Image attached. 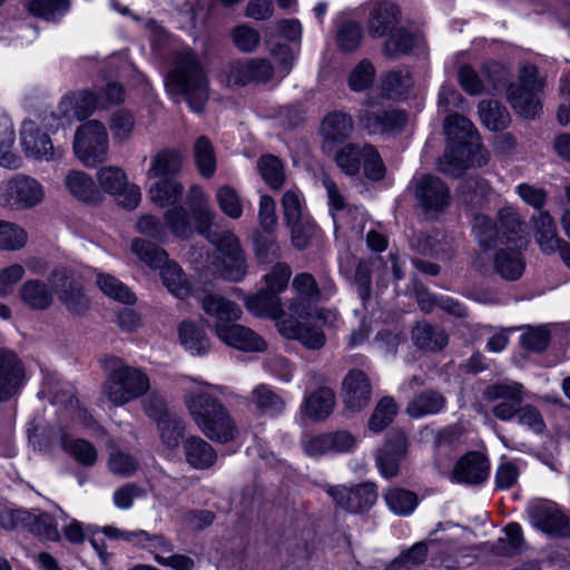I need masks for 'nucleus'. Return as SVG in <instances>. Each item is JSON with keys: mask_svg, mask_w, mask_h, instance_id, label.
I'll return each instance as SVG.
<instances>
[{"mask_svg": "<svg viewBox=\"0 0 570 570\" xmlns=\"http://www.w3.org/2000/svg\"><path fill=\"white\" fill-rule=\"evenodd\" d=\"M46 190L36 178L17 174L0 183V205L14 209H28L41 204Z\"/></svg>", "mask_w": 570, "mask_h": 570, "instance_id": "nucleus-8", "label": "nucleus"}, {"mask_svg": "<svg viewBox=\"0 0 570 570\" xmlns=\"http://www.w3.org/2000/svg\"><path fill=\"white\" fill-rule=\"evenodd\" d=\"M183 156L176 150L165 149L157 153L150 163L147 171L149 177H166L174 175L181 169Z\"/></svg>", "mask_w": 570, "mask_h": 570, "instance_id": "nucleus-44", "label": "nucleus"}, {"mask_svg": "<svg viewBox=\"0 0 570 570\" xmlns=\"http://www.w3.org/2000/svg\"><path fill=\"white\" fill-rule=\"evenodd\" d=\"M525 513L539 531L552 537H570V520L556 502L533 500L527 505Z\"/></svg>", "mask_w": 570, "mask_h": 570, "instance_id": "nucleus-10", "label": "nucleus"}, {"mask_svg": "<svg viewBox=\"0 0 570 570\" xmlns=\"http://www.w3.org/2000/svg\"><path fill=\"white\" fill-rule=\"evenodd\" d=\"M179 338L181 344L193 354H205L209 351L210 344L204 328L194 322H184L179 326Z\"/></svg>", "mask_w": 570, "mask_h": 570, "instance_id": "nucleus-45", "label": "nucleus"}, {"mask_svg": "<svg viewBox=\"0 0 570 570\" xmlns=\"http://www.w3.org/2000/svg\"><path fill=\"white\" fill-rule=\"evenodd\" d=\"M412 340L416 347L429 352L440 351L449 343L446 332L429 323H419L412 330Z\"/></svg>", "mask_w": 570, "mask_h": 570, "instance_id": "nucleus-37", "label": "nucleus"}, {"mask_svg": "<svg viewBox=\"0 0 570 570\" xmlns=\"http://www.w3.org/2000/svg\"><path fill=\"white\" fill-rule=\"evenodd\" d=\"M484 395L490 401L502 400L492 409L493 415L501 421H509L518 415L522 403V385L519 383H501L487 387Z\"/></svg>", "mask_w": 570, "mask_h": 570, "instance_id": "nucleus-20", "label": "nucleus"}, {"mask_svg": "<svg viewBox=\"0 0 570 570\" xmlns=\"http://www.w3.org/2000/svg\"><path fill=\"white\" fill-rule=\"evenodd\" d=\"M20 145L26 157L37 161L49 163L61 156V151L53 147L49 135L41 131L32 120L23 121Z\"/></svg>", "mask_w": 570, "mask_h": 570, "instance_id": "nucleus-16", "label": "nucleus"}, {"mask_svg": "<svg viewBox=\"0 0 570 570\" xmlns=\"http://www.w3.org/2000/svg\"><path fill=\"white\" fill-rule=\"evenodd\" d=\"M135 126L136 121L131 112L124 109L115 111L109 120L114 142L117 145L127 144L132 137Z\"/></svg>", "mask_w": 570, "mask_h": 570, "instance_id": "nucleus-55", "label": "nucleus"}, {"mask_svg": "<svg viewBox=\"0 0 570 570\" xmlns=\"http://www.w3.org/2000/svg\"><path fill=\"white\" fill-rule=\"evenodd\" d=\"M99 186L108 194L117 196L118 202L126 208H135L141 199L140 188L129 184L126 173L117 166H106L98 170Z\"/></svg>", "mask_w": 570, "mask_h": 570, "instance_id": "nucleus-14", "label": "nucleus"}, {"mask_svg": "<svg viewBox=\"0 0 570 570\" xmlns=\"http://www.w3.org/2000/svg\"><path fill=\"white\" fill-rule=\"evenodd\" d=\"M16 140V130L11 118L0 111V166L8 169L21 167V158L12 151Z\"/></svg>", "mask_w": 570, "mask_h": 570, "instance_id": "nucleus-34", "label": "nucleus"}, {"mask_svg": "<svg viewBox=\"0 0 570 570\" xmlns=\"http://www.w3.org/2000/svg\"><path fill=\"white\" fill-rule=\"evenodd\" d=\"M166 85L183 95L193 111L204 110L209 98L208 80L195 51L183 50L175 55Z\"/></svg>", "mask_w": 570, "mask_h": 570, "instance_id": "nucleus-2", "label": "nucleus"}, {"mask_svg": "<svg viewBox=\"0 0 570 570\" xmlns=\"http://www.w3.org/2000/svg\"><path fill=\"white\" fill-rule=\"evenodd\" d=\"M203 311L212 318L209 326L218 336L233 322H237L242 317V308L233 301L216 294L208 293L199 298Z\"/></svg>", "mask_w": 570, "mask_h": 570, "instance_id": "nucleus-17", "label": "nucleus"}, {"mask_svg": "<svg viewBox=\"0 0 570 570\" xmlns=\"http://www.w3.org/2000/svg\"><path fill=\"white\" fill-rule=\"evenodd\" d=\"M72 149L76 158L86 167L94 168L109 159V136L99 120L81 124L75 132Z\"/></svg>", "mask_w": 570, "mask_h": 570, "instance_id": "nucleus-4", "label": "nucleus"}, {"mask_svg": "<svg viewBox=\"0 0 570 570\" xmlns=\"http://www.w3.org/2000/svg\"><path fill=\"white\" fill-rule=\"evenodd\" d=\"M281 203L285 224L309 216L305 213L302 193L296 189L286 190Z\"/></svg>", "mask_w": 570, "mask_h": 570, "instance_id": "nucleus-63", "label": "nucleus"}, {"mask_svg": "<svg viewBox=\"0 0 570 570\" xmlns=\"http://www.w3.org/2000/svg\"><path fill=\"white\" fill-rule=\"evenodd\" d=\"M65 185L79 200L90 203L98 199L95 181L82 170H69L65 177Z\"/></svg>", "mask_w": 570, "mask_h": 570, "instance_id": "nucleus-43", "label": "nucleus"}, {"mask_svg": "<svg viewBox=\"0 0 570 570\" xmlns=\"http://www.w3.org/2000/svg\"><path fill=\"white\" fill-rule=\"evenodd\" d=\"M246 60H235L225 65L219 72V80L227 87H242L249 83Z\"/></svg>", "mask_w": 570, "mask_h": 570, "instance_id": "nucleus-64", "label": "nucleus"}, {"mask_svg": "<svg viewBox=\"0 0 570 570\" xmlns=\"http://www.w3.org/2000/svg\"><path fill=\"white\" fill-rule=\"evenodd\" d=\"M22 302L33 309H46L52 303V295L48 286L38 281L26 282L20 288Z\"/></svg>", "mask_w": 570, "mask_h": 570, "instance_id": "nucleus-46", "label": "nucleus"}, {"mask_svg": "<svg viewBox=\"0 0 570 570\" xmlns=\"http://www.w3.org/2000/svg\"><path fill=\"white\" fill-rule=\"evenodd\" d=\"M224 387L195 382L186 389L184 403L200 432L217 443H228L236 439L238 430L225 405L216 394Z\"/></svg>", "mask_w": 570, "mask_h": 570, "instance_id": "nucleus-1", "label": "nucleus"}, {"mask_svg": "<svg viewBox=\"0 0 570 570\" xmlns=\"http://www.w3.org/2000/svg\"><path fill=\"white\" fill-rule=\"evenodd\" d=\"M27 240L28 235L21 226L0 220V249L17 250L22 248Z\"/></svg>", "mask_w": 570, "mask_h": 570, "instance_id": "nucleus-61", "label": "nucleus"}, {"mask_svg": "<svg viewBox=\"0 0 570 570\" xmlns=\"http://www.w3.org/2000/svg\"><path fill=\"white\" fill-rule=\"evenodd\" d=\"M167 229L174 236L189 239L195 233L199 234L197 223L194 220V210H188L181 205L168 208L164 214Z\"/></svg>", "mask_w": 570, "mask_h": 570, "instance_id": "nucleus-30", "label": "nucleus"}, {"mask_svg": "<svg viewBox=\"0 0 570 570\" xmlns=\"http://www.w3.org/2000/svg\"><path fill=\"white\" fill-rule=\"evenodd\" d=\"M29 522V532L40 541L59 542L61 533L58 520L55 515L46 511L31 512Z\"/></svg>", "mask_w": 570, "mask_h": 570, "instance_id": "nucleus-41", "label": "nucleus"}, {"mask_svg": "<svg viewBox=\"0 0 570 570\" xmlns=\"http://www.w3.org/2000/svg\"><path fill=\"white\" fill-rule=\"evenodd\" d=\"M130 248L141 262L151 268L160 269L169 261L165 249L142 238H134Z\"/></svg>", "mask_w": 570, "mask_h": 570, "instance_id": "nucleus-47", "label": "nucleus"}, {"mask_svg": "<svg viewBox=\"0 0 570 570\" xmlns=\"http://www.w3.org/2000/svg\"><path fill=\"white\" fill-rule=\"evenodd\" d=\"M472 230L478 243L484 249L493 247L500 240L494 222L484 214L474 215Z\"/></svg>", "mask_w": 570, "mask_h": 570, "instance_id": "nucleus-58", "label": "nucleus"}, {"mask_svg": "<svg viewBox=\"0 0 570 570\" xmlns=\"http://www.w3.org/2000/svg\"><path fill=\"white\" fill-rule=\"evenodd\" d=\"M534 236L544 254H553L561 248L562 239L558 236L553 217L547 210L533 216Z\"/></svg>", "mask_w": 570, "mask_h": 570, "instance_id": "nucleus-32", "label": "nucleus"}, {"mask_svg": "<svg viewBox=\"0 0 570 570\" xmlns=\"http://www.w3.org/2000/svg\"><path fill=\"white\" fill-rule=\"evenodd\" d=\"M164 286L176 297L184 299L190 295L191 285L183 268L174 261H168L160 268Z\"/></svg>", "mask_w": 570, "mask_h": 570, "instance_id": "nucleus-39", "label": "nucleus"}, {"mask_svg": "<svg viewBox=\"0 0 570 570\" xmlns=\"http://www.w3.org/2000/svg\"><path fill=\"white\" fill-rule=\"evenodd\" d=\"M414 195L425 215H438L444 212L451 202L450 188L433 175H424L415 180Z\"/></svg>", "mask_w": 570, "mask_h": 570, "instance_id": "nucleus-13", "label": "nucleus"}, {"mask_svg": "<svg viewBox=\"0 0 570 570\" xmlns=\"http://www.w3.org/2000/svg\"><path fill=\"white\" fill-rule=\"evenodd\" d=\"M384 499L390 510L399 515L411 514L417 505L416 494L404 489H389Z\"/></svg>", "mask_w": 570, "mask_h": 570, "instance_id": "nucleus-57", "label": "nucleus"}, {"mask_svg": "<svg viewBox=\"0 0 570 570\" xmlns=\"http://www.w3.org/2000/svg\"><path fill=\"white\" fill-rule=\"evenodd\" d=\"M358 125L370 135H392L401 131L407 122V115L395 108H384L368 97L356 114Z\"/></svg>", "mask_w": 570, "mask_h": 570, "instance_id": "nucleus-7", "label": "nucleus"}, {"mask_svg": "<svg viewBox=\"0 0 570 570\" xmlns=\"http://www.w3.org/2000/svg\"><path fill=\"white\" fill-rule=\"evenodd\" d=\"M224 344L244 352H262L267 344L253 330L233 322L217 336Z\"/></svg>", "mask_w": 570, "mask_h": 570, "instance_id": "nucleus-26", "label": "nucleus"}, {"mask_svg": "<svg viewBox=\"0 0 570 570\" xmlns=\"http://www.w3.org/2000/svg\"><path fill=\"white\" fill-rule=\"evenodd\" d=\"M383 51L390 58L409 55L415 46V37L404 27H396L387 33Z\"/></svg>", "mask_w": 570, "mask_h": 570, "instance_id": "nucleus-48", "label": "nucleus"}, {"mask_svg": "<svg viewBox=\"0 0 570 570\" xmlns=\"http://www.w3.org/2000/svg\"><path fill=\"white\" fill-rule=\"evenodd\" d=\"M285 225L289 228L291 242L297 249L306 248L318 230L315 222L309 216Z\"/></svg>", "mask_w": 570, "mask_h": 570, "instance_id": "nucleus-59", "label": "nucleus"}, {"mask_svg": "<svg viewBox=\"0 0 570 570\" xmlns=\"http://www.w3.org/2000/svg\"><path fill=\"white\" fill-rule=\"evenodd\" d=\"M505 68L499 62H490L482 67L480 73L470 66L460 68L458 78L462 89L469 95H480L484 91H492L507 77Z\"/></svg>", "mask_w": 570, "mask_h": 570, "instance_id": "nucleus-15", "label": "nucleus"}, {"mask_svg": "<svg viewBox=\"0 0 570 570\" xmlns=\"http://www.w3.org/2000/svg\"><path fill=\"white\" fill-rule=\"evenodd\" d=\"M257 168L264 181L272 189H279L285 183L286 174L282 160L273 155H265L257 161Z\"/></svg>", "mask_w": 570, "mask_h": 570, "instance_id": "nucleus-52", "label": "nucleus"}, {"mask_svg": "<svg viewBox=\"0 0 570 570\" xmlns=\"http://www.w3.org/2000/svg\"><path fill=\"white\" fill-rule=\"evenodd\" d=\"M493 256L497 274L507 281H515L523 274L525 264L521 250L527 246L524 237H514L513 242H502Z\"/></svg>", "mask_w": 570, "mask_h": 570, "instance_id": "nucleus-18", "label": "nucleus"}, {"mask_svg": "<svg viewBox=\"0 0 570 570\" xmlns=\"http://www.w3.org/2000/svg\"><path fill=\"white\" fill-rule=\"evenodd\" d=\"M96 284L106 296L115 301L124 304H134L136 301V296L129 287L110 274L98 273Z\"/></svg>", "mask_w": 570, "mask_h": 570, "instance_id": "nucleus-50", "label": "nucleus"}, {"mask_svg": "<svg viewBox=\"0 0 570 570\" xmlns=\"http://www.w3.org/2000/svg\"><path fill=\"white\" fill-rule=\"evenodd\" d=\"M216 203L224 215L238 219L243 215V199L238 190L230 185H222L216 190Z\"/></svg>", "mask_w": 570, "mask_h": 570, "instance_id": "nucleus-53", "label": "nucleus"}, {"mask_svg": "<svg viewBox=\"0 0 570 570\" xmlns=\"http://www.w3.org/2000/svg\"><path fill=\"white\" fill-rule=\"evenodd\" d=\"M479 115L482 124L493 131L504 129L510 122L507 108L494 100H482L479 104Z\"/></svg>", "mask_w": 570, "mask_h": 570, "instance_id": "nucleus-49", "label": "nucleus"}, {"mask_svg": "<svg viewBox=\"0 0 570 570\" xmlns=\"http://www.w3.org/2000/svg\"><path fill=\"white\" fill-rule=\"evenodd\" d=\"M354 130L352 116L343 111L328 114L322 121L320 132L323 138L322 148L332 150L334 145L343 142Z\"/></svg>", "mask_w": 570, "mask_h": 570, "instance_id": "nucleus-25", "label": "nucleus"}, {"mask_svg": "<svg viewBox=\"0 0 570 570\" xmlns=\"http://www.w3.org/2000/svg\"><path fill=\"white\" fill-rule=\"evenodd\" d=\"M292 286L299 298H294L289 303L288 307L293 313L302 316L305 312V307L299 301L304 299L308 302H316L321 298V291L314 276L309 273H299L295 275Z\"/></svg>", "mask_w": 570, "mask_h": 570, "instance_id": "nucleus-40", "label": "nucleus"}, {"mask_svg": "<svg viewBox=\"0 0 570 570\" xmlns=\"http://www.w3.org/2000/svg\"><path fill=\"white\" fill-rule=\"evenodd\" d=\"M537 67L522 63L519 68V79L511 83L507 97L512 108L525 118H533L540 110L539 92L543 83L538 78Z\"/></svg>", "mask_w": 570, "mask_h": 570, "instance_id": "nucleus-6", "label": "nucleus"}, {"mask_svg": "<svg viewBox=\"0 0 570 570\" xmlns=\"http://www.w3.org/2000/svg\"><path fill=\"white\" fill-rule=\"evenodd\" d=\"M245 305L249 313L259 317L275 320L276 323L284 317L282 301L278 295L264 288L245 298Z\"/></svg>", "mask_w": 570, "mask_h": 570, "instance_id": "nucleus-29", "label": "nucleus"}, {"mask_svg": "<svg viewBox=\"0 0 570 570\" xmlns=\"http://www.w3.org/2000/svg\"><path fill=\"white\" fill-rule=\"evenodd\" d=\"M489 475V463L479 452H470L459 460L454 468V479L458 482L478 484Z\"/></svg>", "mask_w": 570, "mask_h": 570, "instance_id": "nucleus-27", "label": "nucleus"}, {"mask_svg": "<svg viewBox=\"0 0 570 570\" xmlns=\"http://www.w3.org/2000/svg\"><path fill=\"white\" fill-rule=\"evenodd\" d=\"M325 492L334 503L351 513H363L370 510L377 499L374 483L365 482L352 488L345 485H327Z\"/></svg>", "mask_w": 570, "mask_h": 570, "instance_id": "nucleus-11", "label": "nucleus"}, {"mask_svg": "<svg viewBox=\"0 0 570 570\" xmlns=\"http://www.w3.org/2000/svg\"><path fill=\"white\" fill-rule=\"evenodd\" d=\"M72 108V116L81 120L90 116L97 107H100L99 95L88 90L76 92L72 97H68L61 102L65 108L63 112L67 115V107Z\"/></svg>", "mask_w": 570, "mask_h": 570, "instance_id": "nucleus-51", "label": "nucleus"}, {"mask_svg": "<svg viewBox=\"0 0 570 570\" xmlns=\"http://www.w3.org/2000/svg\"><path fill=\"white\" fill-rule=\"evenodd\" d=\"M343 402L351 411H361L368 405L372 397L367 375L357 368L351 370L343 381Z\"/></svg>", "mask_w": 570, "mask_h": 570, "instance_id": "nucleus-23", "label": "nucleus"}, {"mask_svg": "<svg viewBox=\"0 0 570 570\" xmlns=\"http://www.w3.org/2000/svg\"><path fill=\"white\" fill-rule=\"evenodd\" d=\"M444 134L450 144L465 145L479 137L473 124L464 116L450 114L444 121Z\"/></svg>", "mask_w": 570, "mask_h": 570, "instance_id": "nucleus-42", "label": "nucleus"}, {"mask_svg": "<svg viewBox=\"0 0 570 570\" xmlns=\"http://www.w3.org/2000/svg\"><path fill=\"white\" fill-rule=\"evenodd\" d=\"M445 397L436 391L426 390L416 394L407 404L406 413L419 419L441 412L445 406Z\"/></svg>", "mask_w": 570, "mask_h": 570, "instance_id": "nucleus-38", "label": "nucleus"}, {"mask_svg": "<svg viewBox=\"0 0 570 570\" xmlns=\"http://www.w3.org/2000/svg\"><path fill=\"white\" fill-rule=\"evenodd\" d=\"M335 161L338 168L350 176L357 175L361 166L370 180H381L385 175L383 160L372 145L347 144L337 151Z\"/></svg>", "mask_w": 570, "mask_h": 570, "instance_id": "nucleus-5", "label": "nucleus"}, {"mask_svg": "<svg viewBox=\"0 0 570 570\" xmlns=\"http://www.w3.org/2000/svg\"><path fill=\"white\" fill-rule=\"evenodd\" d=\"M50 282L58 298L70 313L80 315L88 311L89 298L83 293L80 279L72 271L56 269L51 274Z\"/></svg>", "mask_w": 570, "mask_h": 570, "instance_id": "nucleus-12", "label": "nucleus"}, {"mask_svg": "<svg viewBox=\"0 0 570 570\" xmlns=\"http://www.w3.org/2000/svg\"><path fill=\"white\" fill-rule=\"evenodd\" d=\"M185 188L175 178L165 177L154 183L148 189V196L153 204L159 207L177 206L181 199Z\"/></svg>", "mask_w": 570, "mask_h": 570, "instance_id": "nucleus-33", "label": "nucleus"}, {"mask_svg": "<svg viewBox=\"0 0 570 570\" xmlns=\"http://www.w3.org/2000/svg\"><path fill=\"white\" fill-rule=\"evenodd\" d=\"M282 336L299 341L305 347L318 350L325 344V335L321 327L302 323L288 316L276 323Z\"/></svg>", "mask_w": 570, "mask_h": 570, "instance_id": "nucleus-24", "label": "nucleus"}, {"mask_svg": "<svg viewBox=\"0 0 570 570\" xmlns=\"http://www.w3.org/2000/svg\"><path fill=\"white\" fill-rule=\"evenodd\" d=\"M468 168L465 148L462 145H448L444 155L439 160V169L450 176L456 177Z\"/></svg>", "mask_w": 570, "mask_h": 570, "instance_id": "nucleus-54", "label": "nucleus"}, {"mask_svg": "<svg viewBox=\"0 0 570 570\" xmlns=\"http://www.w3.org/2000/svg\"><path fill=\"white\" fill-rule=\"evenodd\" d=\"M335 406V393L330 387H320L304 399V414L315 421L330 416Z\"/></svg>", "mask_w": 570, "mask_h": 570, "instance_id": "nucleus-35", "label": "nucleus"}, {"mask_svg": "<svg viewBox=\"0 0 570 570\" xmlns=\"http://www.w3.org/2000/svg\"><path fill=\"white\" fill-rule=\"evenodd\" d=\"M401 22L399 7L386 0L373 1L368 9L366 30L372 38H383Z\"/></svg>", "mask_w": 570, "mask_h": 570, "instance_id": "nucleus-22", "label": "nucleus"}, {"mask_svg": "<svg viewBox=\"0 0 570 570\" xmlns=\"http://www.w3.org/2000/svg\"><path fill=\"white\" fill-rule=\"evenodd\" d=\"M291 276V266L284 262H276L263 276V279L266 285V289L279 295L287 288Z\"/></svg>", "mask_w": 570, "mask_h": 570, "instance_id": "nucleus-62", "label": "nucleus"}, {"mask_svg": "<svg viewBox=\"0 0 570 570\" xmlns=\"http://www.w3.org/2000/svg\"><path fill=\"white\" fill-rule=\"evenodd\" d=\"M194 156L199 173L209 178L216 170V156L210 140L200 136L194 144Z\"/></svg>", "mask_w": 570, "mask_h": 570, "instance_id": "nucleus-56", "label": "nucleus"}, {"mask_svg": "<svg viewBox=\"0 0 570 570\" xmlns=\"http://www.w3.org/2000/svg\"><path fill=\"white\" fill-rule=\"evenodd\" d=\"M100 363L106 374L104 395L112 405L124 406L148 392L150 381L142 370L115 355L102 357Z\"/></svg>", "mask_w": 570, "mask_h": 570, "instance_id": "nucleus-3", "label": "nucleus"}, {"mask_svg": "<svg viewBox=\"0 0 570 570\" xmlns=\"http://www.w3.org/2000/svg\"><path fill=\"white\" fill-rule=\"evenodd\" d=\"M397 413V405L392 397L385 396L376 404L370 420L368 428L373 432L383 431Z\"/></svg>", "mask_w": 570, "mask_h": 570, "instance_id": "nucleus-60", "label": "nucleus"}, {"mask_svg": "<svg viewBox=\"0 0 570 570\" xmlns=\"http://www.w3.org/2000/svg\"><path fill=\"white\" fill-rule=\"evenodd\" d=\"M26 368L11 350L0 347V402L7 401L22 386Z\"/></svg>", "mask_w": 570, "mask_h": 570, "instance_id": "nucleus-19", "label": "nucleus"}, {"mask_svg": "<svg viewBox=\"0 0 570 570\" xmlns=\"http://www.w3.org/2000/svg\"><path fill=\"white\" fill-rule=\"evenodd\" d=\"M215 245L220 257L216 268L219 275L229 282L238 283L247 274V263L239 239L230 232L207 237Z\"/></svg>", "mask_w": 570, "mask_h": 570, "instance_id": "nucleus-9", "label": "nucleus"}, {"mask_svg": "<svg viewBox=\"0 0 570 570\" xmlns=\"http://www.w3.org/2000/svg\"><path fill=\"white\" fill-rule=\"evenodd\" d=\"M250 403L261 415H281L286 406L284 399L266 384H259L250 392Z\"/></svg>", "mask_w": 570, "mask_h": 570, "instance_id": "nucleus-36", "label": "nucleus"}, {"mask_svg": "<svg viewBox=\"0 0 570 570\" xmlns=\"http://www.w3.org/2000/svg\"><path fill=\"white\" fill-rule=\"evenodd\" d=\"M188 203L194 210V220L197 223L199 234L209 237L216 214L210 207L208 196L202 187L193 185L188 190Z\"/></svg>", "mask_w": 570, "mask_h": 570, "instance_id": "nucleus-31", "label": "nucleus"}, {"mask_svg": "<svg viewBox=\"0 0 570 570\" xmlns=\"http://www.w3.org/2000/svg\"><path fill=\"white\" fill-rule=\"evenodd\" d=\"M406 450L407 439L404 432L393 430L386 435L384 445L376 453V465L384 478H393L397 474Z\"/></svg>", "mask_w": 570, "mask_h": 570, "instance_id": "nucleus-21", "label": "nucleus"}, {"mask_svg": "<svg viewBox=\"0 0 570 570\" xmlns=\"http://www.w3.org/2000/svg\"><path fill=\"white\" fill-rule=\"evenodd\" d=\"M186 462L196 470L212 468L217 461L216 450L197 435L187 438L183 443Z\"/></svg>", "mask_w": 570, "mask_h": 570, "instance_id": "nucleus-28", "label": "nucleus"}]
</instances>
